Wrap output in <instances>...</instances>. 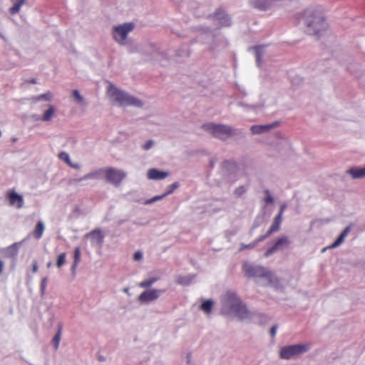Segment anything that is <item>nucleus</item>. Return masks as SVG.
Here are the masks:
<instances>
[{
  "mask_svg": "<svg viewBox=\"0 0 365 365\" xmlns=\"http://www.w3.org/2000/svg\"><path fill=\"white\" fill-rule=\"evenodd\" d=\"M19 243L15 242L6 248V255L10 257H16L19 252Z\"/></svg>",
  "mask_w": 365,
  "mask_h": 365,
  "instance_id": "nucleus-26",
  "label": "nucleus"
},
{
  "mask_svg": "<svg viewBox=\"0 0 365 365\" xmlns=\"http://www.w3.org/2000/svg\"><path fill=\"white\" fill-rule=\"evenodd\" d=\"M55 111L56 109L53 107V106L50 105L48 106V108L44 112L43 115H42L41 120L45 122L50 121L52 119Z\"/></svg>",
  "mask_w": 365,
  "mask_h": 365,
  "instance_id": "nucleus-29",
  "label": "nucleus"
},
{
  "mask_svg": "<svg viewBox=\"0 0 365 365\" xmlns=\"http://www.w3.org/2000/svg\"><path fill=\"white\" fill-rule=\"evenodd\" d=\"M351 231V226H347L345 227V229L342 231V232L340 234L341 236H342L344 239L348 235V234Z\"/></svg>",
  "mask_w": 365,
  "mask_h": 365,
  "instance_id": "nucleus-48",
  "label": "nucleus"
},
{
  "mask_svg": "<svg viewBox=\"0 0 365 365\" xmlns=\"http://www.w3.org/2000/svg\"><path fill=\"white\" fill-rule=\"evenodd\" d=\"M213 305L214 302L212 300L207 299L205 300L200 305V309L202 310L205 314H209L212 310Z\"/></svg>",
  "mask_w": 365,
  "mask_h": 365,
  "instance_id": "nucleus-30",
  "label": "nucleus"
},
{
  "mask_svg": "<svg viewBox=\"0 0 365 365\" xmlns=\"http://www.w3.org/2000/svg\"><path fill=\"white\" fill-rule=\"evenodd\" d=\"M242 268L245 276L247 277L264 278L267 280L268 284L273 283L276 279L272 272L262 265L245 262Z\"/></svg>",
  "mask_w": 365,
  "mask_h": 365,
  "instance_id": "nucleus-5",
  "label": "nucleus"
},
{
  "mask_svg": "<svg viewBox=\"0 0 365 365\" xmlns=\"http://www.w3.org/2000/svg\"><path fill=\"white\" fill-rule=\"evenodd\" d=\"M123 292H124L125 293H126L127 294L130 295L129 288H128V287H125V288L123 289Z\"/></svg>",
  "mask_w": 365,
  "mask_h": 365,
  "instance_id": "nucleus-58",
  "label": "nucleus"
},
{
  "mask_svg": "<svg viewBox=\"0 0 365 365\" xmlns=\"http://www.w3.org/2000/svg\"><path fill=\"white\" fill-rule=\"evenodd\" d=\"M86 237H90L91 239V243L93 245H102L103 242L104 235L101 230L96 229L91 232L87 233L85 235Z\"/></svg>",
  "mask_w": 365,
  "mask_h": 365,
  "instance_id": "nucleus-16",
  "label": "nucleus"
},
{
  "mask_svg": "<svg viewBox=\"0 0 365 365\" xmlns=\"http://www.w3.org/2000/svg\"><path fill=\"white\" fill-rule=\"evenodd\" d=\"M44 230H45L44 223L43 222V221L39 220L37 222L35 230L34 231V237L37 240L41 239L43 235Z\"/></svg>",
  "mask_w": 365,
  "mask_h": 365,
  "instance_id": "nucleus-25",
  "label": "nucleus"
},
{
  "mask_svg": "<svg viewBox=\"0 0 365 365\" xmlns=\"http://www.w3.org/2000/svg\"><path fill=\"white\" fill-rule=\"evenodd\" d=\"M251 49L255 52L257 66H260L262 58L264 55V46H256L251 48Z\"/></svg>",
  "mask_w": 365,
  "mask_h": 365,
  "instance_id": "nucleus-23",
  "label": "nucleus"
},
{
  "mask_svg": "<svg viewBox=\"0 0 365 365\" xmlns=\"http://www.w3.org/2000/svg\"><path fill=\"white\" fill-rule=\"evenodd\" d=\"M51 266H52V262H47V264H46V267H47L48 268H50Z\"/></svg>",
  "mask_w": 365,
  "mask_h": 365,
  "instance_id": "nucleus-60",
  "label": "nucleus"
},
{
  "mask_svg": "<svg viewBox=\"0 0 365 365\" xmlns=\"http://www.w3.org/2000/svg\"><path fill=\"white\" fill-rule=\"evenodd\" d=\"M53 98V94L51 91H48L45 93L40 94L36 96H34L31 98V101L34 103L40 101H51Z\"/></svg>",
  "mask_w": 365,
  "mask_h": 365,
  "instance_id": "nucleus-28",
  "label": "nucleus"
},
{
  "mask_svg": "<svg viewBox=\"0 0 365 365\" xmlns=\"http://www.w3.org/2000/svg\"><path fill=\"white\" fill-rule=\"evenodd\" d=\"M58 158L64 161L67 165L70 164L71 158L68 153L62 151L58 154Z\"/></svg>",
  "mask_w": 365,
  "mask_h": 365,
  "instance_id": "nucleus-37",
  "label": "nucleus"
},
{
  "mask_svg": "<svg viewBox=\"0 0 365 365\" xmlns=\"http://www.w3.org/2000/svg\"><path fill=\"white\" fill-rule=\"evenodd\" d=\"M282 222V218H280L279 216H275L274 218V221L267 230L271 235L274 232H278L280 230L281 223Z\"/></svg>",
  "mask_w": 365,
  "mask_h": 365,
  "instance_id": "nucleus-24",
  "label": "nucleus"
},
{
  "mask_svg": "<svg viewBox=\"0 0 365 365\" xmlns=\"http://www.w3.org/2000/svg\"><path fill=\"white\" fill-rule=\"evenodd\" d=\"M9 202L12 205H16L17 208H21L24 205L23 197L15 192H12L9 195Z\"/></svg>",
  "mask_w": 365,
  "mask_h": 365,
  "instance_id": "nucleus-20",
  "label": "nucleus"
},
{
  "mask_svg": "<svg viewBox=\"0 0 365 365\" xmlns=\"http://www.w3.org/2000/svg\"><path fill=\"white\" fill-rule=\"evenodd\" d=\"M256 246H257V244L255 243V241H253V242H252L251 243H249V244L242 243L240 245V250L242 251V250H246V249L252 250Z\"/></svg>",
  "mask_w": 365,
  "mask_h": 365,
  "instance_id": "nucleus-41",
  "label": "nucleus"
},
{
  "mask_svg": "<svg viewBox=\"0 0 365 365\" xmlns=\"http://www.w3.org/2000/svg\"><path fill=\"white\" fill-rule=\"evenodd\" d=\"M154 144V141L153 140H148L143 145V148L145 150H148L152 148Z\"/></svg>",
  "mask_w": 365,
  "mask_h": 365,
  "instance_id": "nucleus-45",
  "label": "nucleus"
},
{
  "mask_svg": "<svg viewBox=\"0 0 365 365\" xmlns=\"http://www.w3.org/2000/svg\"><path fill=\"white\" fill-rule=\"evenodd\" d=\"M247 189L245 185H240L234 190V195L236 197H241L246 192Z\"/></svg>",
  "mask_w": 365,
  "mask_h": 365,
  "instance_id": "nucleus-33",
  "label": "nucleus"
},
{
  "mask_svg": "<svg viewBox=\"0 0 365 365\" xmlns=\"http://www.w3.org/2000/svg\"><path fill=\"white\" fill-rule=\"evenodd\" d=\"M129 52H140L144 56H150L153 53L157 52V48L154 44L148 43L144 46V48L139 45L131 47L129 49Z\"/></svg>",
  "mask_w": 365,
  "mask_h": 365,
  "instance_id": "nucleus-15",
  "label": "nucleus"
},
{
  "mask_svg": "<svg viewBox=\"0 0 365 365\" xmlns=\"http://www.w3.org/2000/svg\"><path fill=\"white\" fill-rule=\"evenodd\" d=\"M73 262H76V264H78L81 261V249L79 247H76L74 250L73 253Z\"/></svg>",
  "mask_w": 365,
  "mask_h": 365,
  "instance_id": "nucleus-43",
  "label": "nucleus"
},
{
  "mask_svg": "<svg viewBox=\"0 0 365 365\" xmlns=\"http://www.w3.org/2000/svg\"><path fill=\"white\" fill-rule=\"evenodd\" d=\"M351 231V226H347L345 227V229L342 231V232L340 234L341 236H342L344 239L348 235V234Z\"/></svg>",
  "mask_w": 365,
  "mask_h": 365,
  "instance_id": "nucleus-46",
  "label": "nucleus"
},
{
  "mask_svg": "<svg viewBox=\"0 0 365 365\" xmlns=\"http://www.w3.org/2000/svg\"><path fill=\"white\" fill-rule=\"evenodd\" d=\"M297 19L309 35L319 36L327 28L325 17L319 6H309L305 9L302 12L297 14Z\"/></svg>",
  "mask_w": 365,
  "mask_h": 365,
  "instance_id": "nucleus-1",
  "label": "nucleus"
},
{
  "mask_svg": "<svg viewBox=\"0 0 365 365\" xmlns=\"http://www.w3.org/2000/svg\"><path fill=\"white\" fill-rule=\"evenodd\" d=\"M276 0H248L249 4L259 11L270 9Z\"/></svg>",
  "mask_w": 365,
  "mask_h": 365,
  "instance_id": "nucleus-14",
  "label": "nucleus"
},
{
  "mask_svg": "<svg viewBox=\"0 0 365 365\" xmlns=\"http://www.w3.org/2000/svg\"><path fill=\"white\" fill-rule=\"evenodd\" d=\"M221 304V313L224 315L234 316L241 320L250 317L246 304L233 290H228L222 296Z\"/></svg>",
  "mask_w": 365,
  "mask_h": 365,
  "instance_id": "nucleus-2",
  "label": "nucleus"
},
{
  "mask_svg": "<svg viewBox=\"0 0 365 365\" xmlns=\"http://www.w3.org/2000/svg\"><path fill=\"white\" fill-rule=\"evenodd\" d=\"M165 197H166V195H165V193H163V195H156V196H154L153 197H152V198H150L149 200H145L144 204L145 205H150V204L155 202L158 200H162V199H163Z\"/></svg>",
  "mask_w": 365,
  "mask_h": 365,
  "instance_id": "nucleus-39",
  "label": "nucleus"
},
{
  "mask_svg": "<svg viewBox=\"0 0 365 365\" xmlns=\"http://www.w3.org/2000/svg\"><path fill=\"white\" fill-rule=\"evenodd\" d=\"M225 178L230 182H234L239 178L240 167L234 160H224L221 164Z\"/></svg>",
  "mask_w": 365,
  "mask_h": 365,
  "instance_id": "nucleus-8",
  "label": "nucleus"
},
{
  "mask_svg": "<svg viewBox=\"0 0 365 365\" xmlns=\"http://www.w3.org/2000/svg\"><path fill=\"white\" fill-rule=\"evenodd\" d=\"M72 96L78 103H83V97L81 95L80 92L78 90H73Z\"/></svg>",
  "mask_w": 365,
  "mask_h": 365,
  "instance_id": "nucleus-35",
  "label": "nucleus"
},
{
  "mask_svg": "<svg viewBox=\"0 0 365 365\" xmlns=\"http://www.w3.org/2000/svg\"><path fill=\"white\" fill-rule=\"evenodd\" d=\"M47 282H48V278L46 277H43L41 279V284H40V292H41V297H43L46 293Z\"/></svg>",
  "mask_w": 365,
  "mask_h": 365,
  "instance_id": "nucleus-40",
  "label": "nucleus"
},
{
  "mask_svg": "<svg viewBox=\"0 0 365 365\" xmlns=\"http://www.w3.org/2000/svg\"><path fill=\"white\" fill-rule=\"evenodd\" d=\"M264 202L267 204V205H269V204H272L274 202V198L272 197L270 192L269 190H265L264 191Z\"/></svg>",
  "mask_w": 365,
  "mask_h": 365,
  "instance_id": "nucleus-36",
  "label": "nucleus"
},
{
  "mask_svg": "<svg viewBox=\"0 0 365 365\" xmlns=\"http://www.w3.org/2000/svg\"><path fill=\"white\" fill-rule=\"evenodd\" d=\"M180 184L178 182H175L173 184L170 185L167 187V191L165 192V195L168 196V195L173 193L175 189L179 187Z\"/></svg>",
  "mask_w": 365,
  "mask_h": 365,
  "instance_id": "nucleus-38",
  "label": "nucleus"
},
{
  "mask_svg": "<svg viewBox=\"0 0 365 365\" xmlns=\"http://www.w3.org/2000/svg\"><path fill=\"white\" fill-rule=\"evenodd\" d=\"M287 207V205L285 204H283L280 206L278 214L276 216H279L280 218H282L283 212Z\"/></svg>",
  "mask_w": 365,
  "mask_h": 365,
  "instance_id": "nucleus-50",
  "label": "nucleus"
},
{
  "mask_svg": "<svg viewBox=\"0 0 365 365\" xmlns=\"http://www.w3.org/2000/svg\"><path fill=\"white\" fill-rule=\"evenodd\" d=\"M190 356H187V362H190Z\"/></svg>",
  "mask_w": 365,
  "mask_h": 365,
  "instance_id": "nucleus-61",
  "label": "nucleus"
},
{
  "mask_svg": "<svg viewBox=\"0 0 365 365\" xmlns=\"http://www.w3.org/2000/svg\"><path fill=\"white\" fill-rule=\"evenodd\" d=\"M214 21L220 26H230L231 25V20L228 15L224 10L221 9H217L212 16Z\"/></svg>",
  "mask_w": 365,
  "mask_h": 365,
  "instance_id": "nucleus-13",
  "label": "nucleus"
},
{
  "mask_svg": "<svg viewBox=\"0 0 365 365\" xmlns=\"http://www.w3.org/2000/svg\"><path fill=\"white\" fill-rule=\"evenodd\" d=\"M143 258V254L142 252L138 251L135 252L134 254V259L136 261L140 260Z\"/></svg>",
  "mask_w": 365,
  "mask_h": 365,
  "instance_id": "nucleus-51",
  "label": "nucleus"
},
{
  "mask_svg": "<svg viewBox=\"0 0 365 365\" xmlns=\"http://www.w3.org/2000/svg\"><path fill=\"white\" fill-rule=\"evenodd\" d=\"M158 280V277H151L150 279H145L139 283L138 286L140 288H148L150 287L155 282Z\"/></svg>",
  "mask_w": 365,
  "mask_h": 365,
  "instance_id": "nucleus-31",
  "label": "nucleus"
},
{
  "mask_svg": "<svg viewBox=\"0 0 365 365\" xmlns=\"http://www.w3.org/2000/svg\"><path fill=\"white\" fill-rule=\"evenodd\" d=\"M98 171H101V175L104 173L106 180L115 186H118L126 177V173L125 171L115 168L100 169Z\"/></svg>",
  "mask_w": 365,
  "mask_h": 365,
  "instance_id": "nucleus-9",
  "label": "nucleus"
},
{
  "mask_svg": "<svg viewBox=\"0 0 365 365\" xmlns=\"http://www.w3.org/2000/svg\"><path fill=\"white\" fill-rule=\"evenodd\" d=\"M351 231V226H347L345 227V229L342 231V232L340 234L341 236H342L344 239L348 235V234Z\"/></svg>",
  "mask_w": 365,
  "mask_h": 365,
  "instance_id": "nucleus-47",
  "label": "nucleus"
},
{
  "mask_svg": "<svg viewBox=\"0 0 365 365\" xmlns=\"http://www.w3.org/2000/svg\"><path fill=\"white\" fill-rule=\"evenodd\" d=\"M147 175L148 179L159 180L166 178L169 175V173L156 168H151L148 170Z\"/></svg>",
  "mask_w": 365,
  "mask_h": 365,
  "instance_id": "nucleus-18",
  "label": "nucleus"
},
{
  "mask_svg": "<svg viewBox=\"0 0 365 365\" xmlns=\"http://www.w3.org/2000/svg\"><path fill=\"white\" fill-rule=\"evenodd\" d=\"M270 235H272L268 231L262 235H260L259 237L255 239L254 241L257 245L258 243L265 240L267 238H268Z\"/></svg>",
  "mask_w": 365,
  "mask_h": 365,
  "instance_id": "nucleus-44",
  "label": "nucleus"
},
{
  "mask_svg": "<svg viewBox=\"0 0 365 365\" xmlns=\"http://www.w3.org/2000/svg\"><path fill=\"white\" fill-rule=\"evenodd\" d=\"M11 1L14 3V5H13V6H11L9 9V13L11 15H14L20 11L21 7L22 6L23 4H25L26 0H11Z\"/></svg>",
  "mask_w": 365,
  "mask_h": 365,
  "instance_id": "nucleus-27",
  "label": "nucleus"
},
{
  "mask_svg": "<svg viewBox=\"0 0 365 365\" xmlns=\"http://www.w3.org/2000/svg\"><path fill=\"white\" fill-rule=\"evenodd\" d=\"M237 106L240 107H243L247 110H257L258 108H261L262 107L260 104H256V105H250L247 104L242 101H240L237 103Z\"/></svg>",
  "mask_w": 365,
  "mask_h": 365,
  "instance_id": "nucleus-32",
  "label": "nucleus"
},
{
  "mask_svg": "<svg viewBox=\"0 0 365 365\" xmlns=\"http://www.w3.org/2000/svg\"><path fill=\"white\" fill-rule=\"evenodd\" d=\"M291 241L289 240V237L286 235H282L281 237L277 239V240L274 242V243L270 248L267 250V251L264 254V256L265 257H269V256L274 254L276 252L279 250H283L289 247Z\"/></svg>",
  "mask_w": 365,
  "mask_h": 365,
  "instance_id": "nucleus-10",
  "label": "nucleus"
},
{
  "mask_svg": "<svg viewBox=\"0 0 365 365\" xmlns=\"http://www.w3.org/2000/svg\"><path fill=\"white\" fill-rule=\"evenodd\" d=\"M165 292L163 289H150L143 292L138 298L140 303L148 304L155 301Z\"/></svg>",
  "mask_w": 365,
  "mask_h": 365,
  "instance_id": "nucleus-11",
  "label": "nucleus"
},
{
  "mask_svg": "<svg viewBox=\"0 0 365 365\" xmlns=\"http://www.w3.org/2000/svg\"><path fill=\"white\" fill-rule=\"evenodd\" d=\"M68 165L70 166L72 168L77 169V170L81 168V165L80 164H78V163H73L71 161L70 162V164H68Z\"/></svg>",
  "mask_w": 365,
  "mask_h": 365,
  "instance_id": "nucleus-52",
  "label": "nucleus"
},
{
  "mask_svg": "<svg viewBox=\"0 0 365 365\" xmlns=\"http://www.w3.org/2000/svg\"><path fill=\"white\" fill-rule=\"evenodd\" d=\"M346 173L349 174L353 179L365 178V167H353L349 169Z\"/></svg>",
  "mask_w": 365,
  "mask_h": 365,
  "instance_id": "nucleus-19",
  "label": "nucleus"
},
{
  "mask_svg": "<svg viewBox=\"0 0 365 365\" xmlns=\"http://www.w3.org/2000/svg\"><path fill=\"white\" fill-rule=\"evenodd\" d=\"M311 348L309 344H292L282 347L279 351L281 359L289 360L297 358L307 352Z\"/></svg>",
  "mask_w": 365,
  "mask_h": 365,
  "instance_id": "nucleus-6",
  "label": "nucleus"
},
{
  "mask_svg": "<svg viewBox=\"0 0 365 365\" xmlns=\"http://www.w3.org/2000/svg\"><path fill=\"white\" fill-rule=\"evenodd\" d=\"M78 264H76V262H73V265L71 267V271H72L73 274L75 273V271H76V269Z\"/></svg>",
  "mask_w": 365,
  "mask_h": 365,
  "instance_id": "nucleus-55",
  "label": "nucleus"
},
{
  "mask_svg": "<svg viewBox=\"0 0 365 365\" xmlns=\"http://www.w3.org/2000/svg\"><path fill=\"white\" fill-rule=\"evenodd\" d=\"M29 82H30L31 83L35 84V83H36V80L35 78H31V79L29 81Z\"/></svg>",
  "mask_w": 365,
  "mask_h": 365,
  "instance_id": "nucleus-59",
  "label": "nucleus"
},
{
  "mask_svg": "<svg viewBox=\"0 0 365 365\" xmlns=\"http://www.w3.org/2000/svg\"><path fill=\"white\" fill-rule=\"evenodd\" d=\"M66 254L65 252L61 253L57 257L56 266L61 268L66 262Z\"/></svg>",
  "mask_w": 365,
  "mask_h": 365,
  "instance_id": "nucleus-34",
  "label": "nucleus"
},
{
  "mask_svg": "<svg viewBox=\"0 0 365 365\" xmlns=\"http://www.w3.org/2000/svg\"><path fill=\"white\" fill-rule=\"evenodd\" d=\"M4 269V262L0 260V274L2 272Z\"/></svg>",
  "mask_w": 365,
  "mask_h": 365,
  "instance_id": "nucleus-57",
  "label": "nucleus"
},
{
  "mask_svg": "<svg viewBox=\"0 0 365 365\" xmlns=\"http://www.w3.org/2000/svg\"><path fill=\"white\" fill-rule=\"evenodd\" d=\"M215 163H216V160L215 159H211L210 160V167L211 168H213L215 167Z\"/></svg>",
  "mask_w": 365,
  "mask_h": 365,
  "instance_id": "nucleus-56",
  "label": "nucleus"
},
{
  "mask_svg": "<svg viewBox=\"0 0 365 365\" xmlns=\"http://www.w3.org/2000/svg\"><path fill=\"white\" fill-rule=\"evenodd\" d=\"M277 328H278L277 325H274L270 329L269 334H270L272 337H274L275 336Z\"/></svg>",
  "mask_w": 365,
  "mask_h": 365,
  "instance_id": "nucleus-49",
  "label": "nucleus"
},
{
  "mask_svg": "<svg viewBox=\"0 0 365 365\" xmlns=\"http://www.w3.org/2000/svg\"><path fill=\"white\" fill-rule=\"evenodd\" d=\"M279 125V121H274L272 123L265 125H254L250 127V131L253 135H259L269 132Z\"/></svg>",
  "mask_w": 365,
  "mask_h": 365,
  "instance_id": "nucleus-12",
  "label": "nucleus"
},
{
  "mask_svg": "<svg viewBox=\"0 0 365 365\" xmlns=\"http://www.w3.org/2000/svg\"><path fill=\"white\" fill-rule=\"evenodd\" d=\"M195 278V274H188V275H178L176 277V282L178 284L182 285V286H187L190 284L194 279Z\"/></svg>",
  "mask_w": 365,
  "mask_h": 365,
  "instance_id": "nucleus-21",
  "label": "nucleus"
},
{
  "mask_svg": "<svg viewBox=\"0 0 365 365\" xmlns=\"http://www.w3.org/2000/svg\"><path fill=\"white\" fill-rule=\"evenodd\" d=\"M202 128L212 137L222 141H226L230 138L239 133L237 129L229 125L215 123L212 122L203 124Z\"/></svg>",
  "mask_w": 365,
  "mask_h": 365,
  "instance_id": "nucleus-4",
  "label": "nucleus"
},
{
  "mask_svg": "<svg viewBox=\"0 0 365 365\" xmlns=\"http://www.w3.org/2000/svg\"><path fill=\"white\" fill-rule=\"evenodd\" d=\"M259 223L257 222V220L255 221V222L253 223V225L252 227V229L250 230V232L252 233V231L253 230H255V228H257V227H259Z\"/></svg>",
  "mask_w": 365,
  "mask_h": 365,
  "instance_id": "nucleus-54",
  "label": "nucleus"
},
{
  "mask_svg": "<svg viewBox=\"0 0 365 365\" xmlns=\"http://www.w3.org/2000/svg\"><path fill=\"white\" fill-rule=\"evenodd\" d=\"M38 264H37V262L36 260H34L33 262V267H32V271L33 272H36L38 271Z\"/></svg>",
  "mask_w": 365,
  "mask_h": 365,
  "instance_id": "nucleus-53",
  "label": "nucleus"
},
{
  "mask_svg": "<svg viewBox=\"0 0 365 365\" xmlns=\"http://www.w3.org/2000/svg\"><path fill=\"white\" fill-rule=\"evenodd\" d=\"M101 176V171H93L88 173L81 178H71L68 180L70 185H77L80 182L88 179H97Z\"/></svg>",
  "mask_w": 365,
  "mask_h": 365,
  "instance_id": "nucleus-17",
  "label": "nucleus"
},
{
  "mask_svg": "<svg viewBox=\"0 0 365 365\" xmlns=\"http://www.w3.org/2000/svg\"><path fill=\"white\" fill-rule=\"evenodd\" d=\"M135 28V24L132 22L124 23L113 28V37L114 40L121 46L126 43L128 34Z\"/></svg>",
  "mask_w": 365,
  "mask_h": 365,
  "instance_id": "nucleus-7",
  "label": "nucleus"
},
{
  "mask_svg": "<svg viewBox=\"0 0 365 365\" xmlns=\"http://www.w3.org/2000/svg\"><path fill=\"white\" fill-rule=\"evenodd\" d=\"M63 330V324L61 323H58L57 324V331L52 339V344L55 350H57L59 346V343L61 339V334Z\"/></svg>",
  "mask_w": 365,
  "mask_h": 365,
  "instance_id": "nucleus-22",
  "label": "nucleus"
},
{
  "mask_svg": "<svg viewBox=\"0 0 365 365\" xmlns=\"http://www.w3.org/2000/svg\"><path fill=\"white\" fill-rule=\"evenodd\" d=\"M108 95L111 98L112 102L118 106H133L136 108L143 106L142 101L118 88L113 84H109Z\"/></svg>",
  "mask_w": 365,
  "mask_h": 365,
  "instance_id": "nucleus-3",
  "label": "nucleus"
},
{
  "mask_svg": "<svg viewBox=\"0 0 365 365\" xmlns=\"http://www.w3.org/2000/svg\"><path fill=\"white\" fill-rule=\"evenodd\" d=\"M344 241V238L339 235L334 242H333L329 248H336L341 245Z\"/></svg>",
  "mask_w": 365,
  "mask_h": 365,
  "instance_id": "nucleus-42",
  "label": "nucleus"
}]
</instances>
